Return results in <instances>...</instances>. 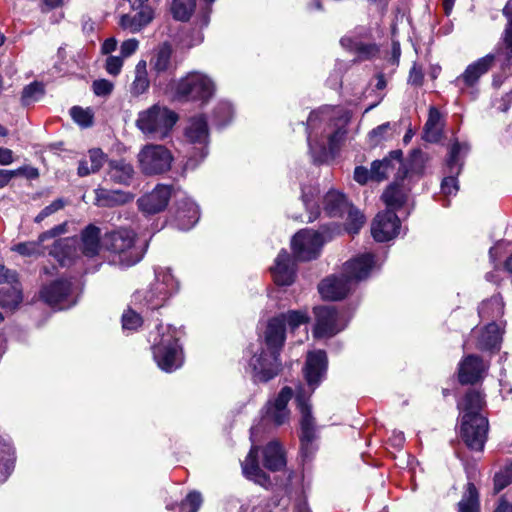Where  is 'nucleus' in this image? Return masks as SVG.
Wrapping results in <instances>:
<instances>
[{
	"label": "nucleus",
	"instance_id": "obj_1",
	"mask_svg": "<svg viewBox=\"0 0 512 512\" xmlns=\"http://www.w3.org/2000/svg\"><path fill=\"white\" fill-rule=\"evenodd\" d=\"M328 359L326 352L317 350L307 355L303 373L307 386L298 385L295 393L291 387L285 386L274 400L267 402L263 409L260 422L250 429L251 440L255 439L266 430V426L273 423L274 426L285 424L290 417L287 407L289 401L295 395V402L301 414L300 420V454L303 461L310 460L317 447L315 445L316 426L312 416L310 397L326 377Z\"/></svg>",
	"mask_w": 512,
	"mask_h": 512
},
{
	"label": "nucleus",
	"instance_id": "obj_2",
	"mask_svg": "<svg viewBox=\"0 0 512 512\" xmlns=\"http://www.w3.org/2000/svg\"><path fill=\"white\" fill-rule=\"evenodd\" d=\"M309 321L306 312L291 310L268 320L258 344H251L246 352V372L255 384L267 383L282 371L281 351L286 340V324L294 330Z\"/></svg>",
	"mask_w": 512,
	"mask_h": 512
},
{
	"label": "nucleus",
	"instance_id": "obj_3",
	"mask_svg": "<svg viewBox=\"0 0 512 512\" xmlns=\"http://www.w3.org/2000/svg\"><path fill=\"white\" fill-rule=\"evenodd\" d=\"M351 113L338 107L324 106L310 112L306 122L309 152L315 164L327 161L346 139Z\"/></svg>",
	"mask_w": 512,
	"mask_h": 512
},
{
	"label": "nucleus",
	"instance_id": "obj_4",
	"mask_svg": "<svg viewBox=\"0 0 512 512\" xmlns=\"http://www.w3.org/2000/svg\"><path fill=\"white\" fill-rule=\"evenodd\" d=\"M374 263L372 253H363L347 261L341 274L326 277L319 283L320 295L332 301L343 299L359 281L368 278Z\"/></svg>",
	"mask_w": 512,
	"mask_h": 512
},
{
	"label": "nucleus",
	"instance_id": "obj_5",
	"mask_svg": "<svg viewBox=\"0 0 512 512\" xmlns=\"http://www.w3.org/2000/svg\"><path fill=\"white\" fill-rule=\"evenodd\" d=\"M103 246L113 254V264L129 268L142 260L147 243L138 245L134 231L120 228L105 234Z\"/></svg>",
	"mask_w": 512,
	"mask_h": 512
},
{
	"label": "nucleus",
	"instance_id": "obj_6",
	"mask_svg": "<svg viewBox=\"0 0 512 512\" xmlns=\"http://www.w3.org/2000/svg\"><path fill=\"white\" fill-rule=\"evenodd\" d=\"M155 279L144 291H138L135 300L150 310L164 306L166 301L179 290V282L169 268L157 267L154 269Z\"/></svg>",
	"mask_w": 512,
	"mask_h": 512
},
{
	"label": "nucleus",
	"instance_id": "obj_7",
	"mask_svg": "<svg viewBox=\"0 0 512 512\" xmlns=\"http://www.w3.org/2000/svg\"><path fill=\"white\" fill-rule=\"evenodd\" d=\"M177 120L174 111L155 104L138 113L136 126L146 137L162 140L169 136Z\"/></svg>",
	"mask_w": 512,
	"mask_h": 512
},
{
	"label": "nucleus",
	"instance_id": "obj_8",
	"mask_svg": "<svg viewBox=\"0 0 512 512\" xmlns=\"http://www.w3.org/2000/svg\"><path fill=\"white\" fill-rule=\"evenodd\" d=\"M461 413L460 437L473 451H480V393L472 390L458 403Z\"/></svg>",
	"mask_w": 512,
	"mask_h": 512
},
{
	"label": "nucleus",
	"instance_id": "obj_9",
	"mask_svg": "<svg viewBox=\"0 0 512 512\" xmlns=\"http://www.w3.org/2000/svg\"><path fill=\"white\" fill-rule=\"evenodd\" d=\"M185 141L190 147L187 149L188 158L183 169L194 170L208 155L209 131L204 115L191 117L184 132Z\"/></svg>",
	"mask_w": 512,
	"mask_h": 512
},
{
	"label": "nucleus",
	"instance_id": "obj_10",
	"mask_svg": "<svg viewBox=\"0 0 512 512\" xmlns=\"http://www.w3.org/2000/svg\"><path fill=\"white\" fill-rule=\"evenodd\" d=\"M163 325L157 326L158 334L152 347L153 357L158 367L165 372H173L183 364L182 348L175 335V328L167 327V332H161Z\"/></svg>",
	"mask_w": 512,
	"mask_h": 512
},
{
	"label": "nucleus",
	"instance_id": "obj_11",
	"mask_svg": "<svg viewBox=\"0 0 512 512\" xmlns=\"http://www.w3.org/2000/svg\"><path fill=\"white\" fill-rule=\"evenodd\" d=\"M336 226L324 225L320 230L304 229L297 232L292 240L291 247L294 257L298 261H311L319 257L325 242L332 239Z\"/></svg>",
	"mask_w": 512,
	"mask_h": 512
},
{
	"label": "nucleus",
	"instance_id": "obj_12",
	"mask_svg": "<svg viewBox=\"0 0 512 512\" xmlns=\"http://www.w3.org/2000/svg\"><path fill=\"white\" fill-rule=\"evenodd\" d=\"M215 83L206 74L190 72L176 84L175 96L179 100L199 102L205 105L214 96Z\"/></svg>",
	"mask_w": 512,
	"mask_h": 512
},
{
	"label": "nucleus",
	"instance_id": "obj_13",
	"mask_svg": "<svg viewBox=\"0 0 512 512\" xmlns=\"http://www.w3.org/2000/svg\"><path fill=\"white\" fill-rule=\"evenodd\" d=\"M469 149L467 143H461L457 140L450 144L444 167L445 177L441 182V193L445 197L457 194L459 190L457 177L461 173L464 158L467 156ZM442 205L448 207L450 201L445 198Z\"/></svg>",
	"mask_w": 512,
	"mask_h": 512
},
{
	"label": "nucleus",
	"instance_id": "obj_14",
	"mask_svg": "<svg viewBox=\"0 0 512 512\" xmlns=\"http://www.w3.org/2000/svg\"><path fill=\"white\" fill-rule=\"evenodd\" d=\"M140 171L146 176L161 175L171 169L174 157L164 145L146 144L138 153Z\"/></svg>",
	"mask_w": 512,
	"mask_h": 512
},
{
	"label": "nucleus",
	"instance_id": "obj_15",
	"mask_svg": "<svg viewBox=\"0 0 512 512\" xmlns=\"http://www.w3.org/2000/svg\"><path fill=\"white\" fill-rule=\"evenodd\" d=\"M314 315L313 334L316 338L332 337L344 330L349 322V317L332 305L315 307Z\"/></svg>",
	"mask_w": 512,
	"mask_h": 512
},
{
	"label": "nucleus",
	"instance_id": "obj_16",
	"mask_svg": "<svg viewBox=\"0 0 512 512\" xmlns=\"http://www.w3.org/2000/svg\"><path fill=\"white\" fill-rule=\"evenodd\" d=\"M40 295L48 305L58 310L69 309L77 302L71 281L65 279H59L44 286Z\"/></svg>",
	"mask_w": 512,
	"mask_h": 512
},
{
	"label": "nucleus",
	"instance_id": "obj_17",
	"mask_svg": "<svg viewBox=\"0 0 512 512\" xmlns=\"http://www.w3.org/2000/svg\"><path fill=\"white\" fill-rule=\"evenodd\" d=\"M401 222L392 210L379 212L371 225V233L377 242H387L398 236Z\"/></svg>",
	"mask_w": 512,
	"mask_h": 512
},
{
	"label": "nucleus",
	"instance_id": "obj_18",
	"mask_svg": "<svg viewBox=\"0 0 512 512\" xmlns=\"http://www.w3.org/2000/svg\"><path fill=\"white\" fill-rule=\"evenodd\" d=\"M172 196V187L158 184L150 193L138 199L139 209L146 214H156L163 211Z\"/></svg>",
	"mask_w": 512,
	"mask_h": 512
},
{
	"label": "nucleus",
	"instance_id": "obj_19",
	"mask_svg": "<svg viewBox=\"0 0 512 512\" xmlns=\"http://www.w3.org/2000/svg\"><path fill=\"white\" fill-rule=\"evenodd\" d=\"M67 231V223H61L53 228L41 233L36 241L21 242L14 245L11 250L17 252L21 256L30 257L43 253L42 244L49 240L65 234Z\"/></svg>",
	"mask_w": 512,
	"mask_h": 512
},
{
	"label": "nucleus",
	"instance_id": "obj_20",
	"mask_svg": "<svg viewBox=\"0 0 512 512\" xmlns=\"http://www.w3.org/2000/svg\"><path fill=\"white\" fill-rule=\"evenodd\" d=\"M274 282L278 286H290L296 278V264L286 250H281L271 268Z\"/></svg>",
	"mask_w": 512,
	"mask_h": 512
},
{
	"label": "nucleus",
	"instance_id": "obj_21",
	"mask_svg": "<svg viewBox=\"0 0 512 512\" xmlns=\"http://www.w3.org/2000/svg\"><path fill=\"white\" fill-rule=\"evenodd\" d=\"M175 211V225L179 230L187 231L198 222L200 213L198 205L190 198L183 197L177 200Z\"/></svg>",
	"mask_w": 512,
	"mask_h": 512
},
{
	"label": "nucleus",
	"instance_id": "obj_22",
	"mask_svg": "<svg viewBox=\"0 0 512 512\" xmlns=\"http://www.w3.org/2000/svg\"><path fill=\"white\" fill-rule=\"evenodd\" d=\"M504 254V243L497 242L493 247L490 248L488 257L489 263L492 265L494 271L486 273V280L498 284L501 281L500 272L505 270L510 276H512V254L504 261H500Z\"/></svg>",
	"mask_w": 512,
	"mask_h": 512
},
{
	"label": "nucleus",
	"instance_id": "obj_23",
	"mask_svg": "<svg viewBox=\"0 0 512 512\" xmlns=\"http://www.w3.org/2000/svg\"><path fill=\"white\" fill-rule=\"evenodd\" d=\"M402 156L403 153L401 150H393L389 153V155L382 160H375L371 164L372 169V180L374 181H383L387 179L391 173H393L396 169L398 170L402 166Z\"/></svg>",
	"mask_w": 512,
	"mask_h": 512
},
{
	"label": "nucleus",
	"instance_id": "obj_24",
	"mask_svg": "<svg viewBox=\"0 0 512 512\" xmlns=\"http://www.w3.org/2000/svg\"><path fill=\"white\" fill-rule=\"evenodd\" d=\"M468 482L458 502V512H479V493L474 483L476 478L475 471L470 466L465 467Z\"/></svg>",
	"mask_w": 512,
	"mask_h": 512
},
{
	"label": "nucleus",
	"instance_id": "obj_25",
	"mask_svg": "<svg viewBox=\"0 0 512 512\" xmlns=\"http://www.w3.org/2000/svg\"><path fill=\"white\" fill-rule=\"evenodd\" d=\"M134 175L135 170L130 162L125 159L109 160L106 172L107 180L115 184L129 186Z\"/></svg>",
	"mask_w": 512,
	"mask_h": 512
},
{
	"label": "nucleus",
	"instance_id": "obj_26",
	"mask_svg": "<svg viewBox=\"0 0 512 512\" xmlns=\"http://www.w3.org/2000/svg\"><path fill=\"white\" fill-rule=\"evenodd\" d=\"M258 451V447L252 445L246 459L241 464L242 470L246 478L266 487L270 484V477L259 466Z\"/></svg>",
	"mask_w": 512,
	"mask_h": 512
},
{
	"label": "nucleus",
	"instance_id": "obj_27",
	"mask_svg": "<svg viewBox=\"0 0 512 512\" xmlns=\"http://www.w3.org/2000/svg\"><path fill=\"white\" fill-rule=\"evenodd\" d=\"M428 161V155L421 149L411 151L406 163L402 161L401 168L396 172V179L403 181L407 177L421 176Z\"/></svg>",
	"mask_w": 512,
	"mask_h": 512
},
{
	"label": "nucleus",
	"instance_id": "obj_28",
	"mask_svg": "<svg viewBox=\"0 0 512 512\" xmlns=\"http://www.w3.org/2000/svg\"><path fill=\"white\" fill-rule=\"evenodd\" d=\"M480 79V59L475 60L467 66L465 71L456 78L455 84L460 89L462 94L472 96V99L477 98V92L474 90Z\"/></svg>",
	"mask_w": 512,
	"mask_h": 512
},
{
	"label": "nucleus",
	"instance_id": "obj_29",
	"mask_svg": "<svg viewBox=\"0 0 512 512\" xmlns=\"http://www.w3.org/2000/svg\"><path fill=\"white\" fill-rule=\"evenodd\" d=\"M138 9L139 11L134 15H122L119 24L123 29L129 30L131 33H137L153 20L154 13L151 7L142 6Z\"/></svg>",
	"mask_w": 512,
	"mask_h": 512
},
{
	"label": "nucleus",
	"instance_id": "obj_30",
	"mask_svg": "<svg viewBox=\"0 0 512 512\" xmlns=\"http://www.w3.org/2000/svg\"><path fill=\"white\" fill-rule=\"evenodd\" d=\"M77 243L78 241L74 237L56 240L49 253L61 266L70 265L73 258L77 255Z\"/></svg>",
	"mask_w": 512,
	"mask_h": 512
},
{
	"label": "nucleus",
	"instance_id": "obj_31",
	"mask_svg": "<svg viewBox=\"0 0 512 512\" xmlns=\"http://www.w3.org/2000/svg\"><path fill=\"white\" fill-rule=\"evenodd\" d=\"M480 380V358L467 355L458 366V381L461 385L474 384Z\"/></svg>",
	"mask_w": 512,
	"mask_h": 512
},
{
	"label": "nucleus",
	"instance_id": "obj_32",
	"mask_svg": "<svg viewBox=\"0 0 512 512\" xmlns=\"http://www.w3.org/2000/svg\"><path fill=\"white\" fill-rule=\"evenodd\" d=\"M350 206L346 196L337 190H329L323 198V210L329 217H342Z\"/></svg>",
	"mask_w": 512,
	"mask_h": 512
},
{
	"label": "nucleus",
	"instance_id": "obj_33",
	"mask_svg": "<svg viewBox=\"0 0 512 512\" xmlns=\"http://www.w3.org/2000/svg\"><path fill=\"white\" fill-rule=\"evenodd\" d=\"M395 182L390 184L382 194V200L385 203L387 209L392 210L396 213L408 200V190L398 183Z\"/></svg>",
	"mask_w": 512,
	"mask_h": 512
},
{
	"label": "nucleus",
	"instance_id": "obj_34",
	"mask_svg": "<svg viewBox=\"0 0 512 512\" xmlns=\"http://www.w3.org/2000/svg\"><path fill=\"white\" fill-rule=\"evenodd\" d=\"M263 458V465L272 472L281 471L286 466L284 451L276 441H271L265 446Z\"/></svg>",
	"mask_w": 512,
	"mask_h": 512
},
{
	"label": "nucleus",
	"instance_id": "obj_35",
	"mask_svg": "<svg viewBox=\"0 0 512 512\" xmlns=\"http://www.w3.org/2000/svg\"><path fill=\"white\" fill-rule=\"evenodd\" d=\"M101 230L93 224L86 226L80 234L81 251L87 257H94L100 250Z\"/></svg>",
	"mask_w": 512,
	"mask_h": 512
},
{
	"label": "nucleus",
	"instance_id": "obj_36",
	"mask_svg": "<svg viewBox=\"0 0 512 512\" xmlns=\"http://www.w3.org/2000/svg\"><path fill=\"white\" fill-rule=\"evenodd\" d=\"M172 47L169 43L161 44L150 61L152 70L157 74H172L175 67L172 62Z\"/></svg>",
	"mask_w": 512,
	"mask_h": 512
},
{
	"label": "nucleus",
	"instance_id": "obj_37",
	"mask_svg": "<svg viewBox=\"0 0 512 512\" xmlns=\"http://www.w3.org/2000/svg\"><path fill=\"white\" fill-rule=\"evenodd\" d=\"M504 322L492 321L482 330V350L499 351L502 341Z\"/></svg>",
	"mask_w": 512,
	"mask_h": 512
},
{
	"label": "nucleus",
	"instance_id": "obj_38",
	"mask_svg": "<svg viewBox=\"0 0 512 512\" xmlns=\"http://www.w3.org/2000/svg\"><path fill=\"white\" fill-rule=\"evenodd\" d=\"M134 195L121 190L99 189L96 192V200L99 206L114 207L130 202Z\"/></svg>",
	"mask_w": 512,
	"mask_h": 512
},
{
	"label": "nucleus",
	"instance_id": "obj_39",
	"mask_svg": "<svg viewBox=\"0 0 512 512\" xmlns=\"http://www.w3.org/2000/svg\"><path fill=\"white\" fill-rule=\"evenodd\" d=\"M22 290L18 278L16 282L8 283L0 288V307L4 309H16L22 302Z\"/></svg>",
	"mask_w": 512,
	"mask_h": 512
},
{
	"label": "nucleus",
	"instance_id": "obj_40",
	"mask_svg": "<svg viewBox=\"0 0 512 512\" xmlns=\"http://www.w3.org/2000/svg\"><path fill=\"white\" fill-rule=\"evenodd\" d=\"M301 190V198L308 212V222H313L320 215V206L318 204L319 189L317 186L304 185Z\"/></svg>",
	"mask_w": 512,
	"mask_h": 512
},
{
	"label": "nucleus",
	"instance_id": "obj_41",
	"mask_svg": "<svg viewBox=\"0 0 512 512\" xmlns=\"http://www.w3.org/2000/svg\"><path fill=\"white\" fill-rule=\"evenodd\" d=\"M134 80L130 86V93L133 97H139L145 94L150 87V80L147 72V63L140 60L135 67Z\"/></svg>",
	"mask_w": 512,
	"mask_h": 512
},
{
	"label": "nucleus",
	"instance_id": "obj_42",
	"mask_svg": "<svg viewBox=\"0 0 512 512\" xmlns=\"http://www.w3.org/2000/svg\"><path fill=\"white\" fill-rule=\"evenodd\" d=\"M442 135L441 113L435 107H430L428 119L424 125V139L435 143Z\"/></svg>",
	"mask_w": 512,
	"mask_h": 512
},
{
	"label": "nucleus",
	"instance_id": "obj_43",
	"mask_svg": "<svg viewBox=\"0 0 512 512\" xmlns=\"http://www.w3.org/2000/svg\"><path fill=\"white\" fill-rule=\"evenodd\" d=\"M14 448L10 443L4 442L0 447V484L4 483L14 470Z\"/></svg>",
	"mask_w": 512,
	"mask_h": 512
},
{
	"label": "nucleus",
	"instance_id": "obj_44",
	"mask_svg": "<svg viewBox=\"0 0 512 512\" xmlns=\"http://www.w3.org/2000/svg\"><path fill=\"white\" fill-rule=\"evenodd\" d=\"M196 8V0H172L171 14L177 21L187 22L190 20Z\"/></svg>",
	"mask_w": 512,
	"mask_h": 512
},
{
	"label": "nucleus",
	"instance_id": "obj_45",
	"mask_svg": "<svg viewBox=\"0 0 512 512\" xmlns=\"http://www.w3.org/2000/svg\"><path fill=\"white\" fill-rule=\"evenodd\" d=\"M491 318L492 321L503 322L501 320L504 314V302L501 295L494 294L489 300L482 303V315Z\"/></svg>",
	"mask_w": 512,
	"mask_h": 512
},
{
	"label": "nucleus",
	"instance_id": "obj_46",
	"mask_svg": "<svg viewBox=\"0 0 512 512\" xmlns=\"http://www.w3.org/2000/svg\"><path fill=\"white\" fill-rule=\"evenodd\" d=\"M233 114L234 111L231 103L220 101L214 107L212 121L217 127L221 128L232 121Z\"/></svg>",
	"mask_w": 512,
	"mask_h": 512
},
{
	"label": "nucleus",
	"instance_id": "obj_47",
	"mask_svg": "<svg viewBox=\"0 0 512 512\" xmlns=\"http://www.w3.org/2000/svg\"><path fill=\"white\" fill-rule=\"evenodd\" d=\"M503 14L508 22L504 30L502 40L507 60L512 58V0H508L503 8Z\"/></svg>",
	"mask_w": 512,
	"mask_h": 512
},
{
	"label": "nucleus",
	"instance_id": "obj_48",
	"mask_svg": "<svg viewBox=\"0 0 512 512\" xmlns=\"http://www.w3.org/2000/svg\"><path fill=\"white\" fill-rule=\"evenodd\" d=\"M44 93V85L41 82L34 81L23 88L21 103L23 106H29L39 101L44 96Z\"/></svg>",
	"mask_w": 512,
	"mask_h": 512
},
{
	"label": "nucleus",
	"instance_id": "obj_49",
	"mask_svg": "<svg viewBox=\"0 0 512 512\" xmlns=\"http://www.w3.org/2000/svg\"><path fill=\"white\" fill-rule=\"evenodd\" d=\"M346 212L348 213V217L345 223V229L351 235L357 234L365 223V216L352 205Z\"/></svg>",
	"mask_w": 512,
	"mask_h": 512
},
{
	"label": "nucleus",
	"instance_id": "obj_50",
	"mask_svg": "<svg viewBox=\"0 0 512 512\" xmlns=\"http://www.w3.org/2000/svg\"><path fill=\"white\" fill-rule=\"evenodd\" d=\"M494 492L498 493L512 482V464L505 466L494 475Z\"/></svg>",
	"mask_w": 512,
	"mask_h": 512
},
{
	"label": "nucleus",
	"instance_id": "obj_51",
	"mask_svg": "<svg viewBox=\"0 0 512 512\" xmlns=\"http://www.w3.org/2000/svg\"><path fill=\"white\" fill-rule=\"evenodd\" d=\"M202 495L197 491L190 492L180 504V510L184 512H197L202 505Z\"/></svg>",
	"mask_w": 512,
	"mask_h": 512
},
{
	"label": "nucleus",
	"instance_id": "obj_52",
	"mask_svg": "<svg viewBox=\"0 0 512 512\" xmlns=\"http://www.w3.org/2000/svg\"><path fill=\"white\" fill-rule=\"evenodd\" d=\"M142 317L135 311L128 309L122 315V327L124 330L134 331L142 325Z\"/></svg>",
	"mask_w": 512,
	"mask_h": 512
},
{
	"label": "nucleus",
	"instance_id": "obj_53",
	"mask_svg": "<svg viewBox=\"0 0 512 512\" xmlns=\"http://www.w3.org/2000/svg\"><path fill=\"white\" fill-rule=\"evenodd\" d=\"M72 119L82 127H89L92 125V116L87 111L79 106H73L70 109Z\"/></svg>",
	"mask_w": 512,
	"mask_h": 512
},
{
	"label": "nucleus",
	"instance_id": "obj_54",
	"mask_svg": "<svg viewBox=\"0 0 512 512\" xmlns=\"http://www.w3.org/2000/svg\"><path fill=\"white\" fill-rule=\"evenodd\" d=\"M65 206V201L62 198L54 200L51 204L44 207L39 214L34 218L35 223H41L48 216L56 213Z\"/></svg>",
	"mask_w": 512,
	"mask_h": 512
},
{
	"label": "nucleus",
	"instance_id": "obj_55",
	"mask_svg": "<svg viewBox=\"0 0 512 512\" xmlns=\"http://www.w3.org/2000/svg\"><path fill=\"white\" fill-rule=\"evenodd\" d=\"M93 92L97 96H108L113 91L114 85L106 79L95 80L92 84Z\"/></svg>",
	"mask_w": 512,
	"mask_h": 512
},
{
	"label": "nucleus",
	"instance_id": "obj_56",
	"mask_svg": "<svg viewBox=\"0 0 512 512\" xmlns=\"http://www.w3.org/2000/svg\"><path fill=\"white\" fill-rule=\"evenodd\" d=\"M123 67V57L121 56H109L106 59L105 68L108 74L117 76Z\"/></svg>",
	"mask_w": 512,
	"mask_h": 512
},
{
	"label": "nucleus",
	"instance_id": "obj_57",
	"mask_svg": "<svg viewBox=\"0 0 512 512\" xmlns=\"http://www.w3.org/2000/svg\"><path fill=\"white\" fill-rule=\"evenodd\" d=\"M105 155L101 149H92L89 151L90 170L98 172L103 166Z\"/></svg>",
	"mask_w": 512,
	"mask_h": 512
},
{
	"label": "nucleus",
	"instance_id": "obj_58",
	"mask_svg": "<svg viewBox=\"0 0 512 512\" xmlns=\"http://www.w3.org/2000/svg\"><path fill=\"white\" fill-rule=\"evenodd\" d=\"M354 180L361 185L366 184L372 180V169L368 170L364 166H357L354 170Z\"/></svg>",
	"mask_w": 512,
	"mask_h": 512
},
{
	"label": "nucleus",
	"instance_id": "obj_59",
	"mask_svg": "<svg viewBox=\"0 0 512 512\" xmlns=\"http://www.w3.org/2000/svg\"><path fill=\"white\" fill-rule=\"evenodd\" d=\"M24 168H18L15 170L0 169V188L5 187L8 183L19 174L24 172Z\"/></svg>",
	"mask_w": 512,
	"mask_h": 512
},
{
	"label": "nucleus",
	"instance_id": "obj_60",
	"mask_svg": "<svg viewBox=\"0 0 512 512\" xmlns=\"http://www.w3.org/2000/svg\"><path fill=\"white\" fill-rule=\"evenodd\" d=\"M139 42L136 39L125 40L120 47L121 57L127 58L134 54L138 49Z\"/></svg>",
	"mask_w": 512,
	"mask_h": 512
},
{
	"label": "nucleus",
	"instance_id": "obj_61",
	"mask_svg": "<svg viewBox=\"0 0 512 512\" xmlns=\"http://www.w3.org/2000/svg\"><path fill=\"white\" fill-rule=\"evenodd\" d=\"M357 51L359 53V56L364 59H369L374 57L378 52L379 49L376 44H360L357 47Z\"/></svg>",
	"mask_w": 512,
	"mask_h": 512
},
{
	"label": "nucleus",
	"instance_id": "obj_62",
	"mask_svg": "<svg viewBox=\"0 0 512 512\" xmlns=\"http://www.w3.org/2000/svg\"><path fill=\"white\" fill-rule=\"evenodd\" d=\"M17 277L18 274L15 270H11L3 265H0V284L16 282Z\"/></svg>",
	"mask_w": 512,
	"mask_h": 512
},
{
	"label": "nucleus",
	"instance_id": "obj_63",
	"mask_svg": "<svg viewBox=\"0 0 512 512\" xmlns=\"http://www.w3.org/2000/svg\"><path fill=\"white\" fill-rule=\"evenodd\" d=\"M391 130V124L389 122L383 123L370 132L371 138H377V142L386 139L385 134Z\"/></svg>",
	"mask_w": 512,
	"mask_h": 512
},
{
	"label": "nucleus",
	"instance_id": "obj_64",
	"mask_svg": "<svg viewBox=\"0 0 512 512\" xmlns=\"http://www.w3.org/2000/svg\"><path fill=\"white\" fill-rule=\"evenodd\" d=\"M408 82L414 86H420L423 82V73L416 65L409 72Z\"/></svg>",
	"mask_w": 512,
	"mask_h": 512
}]
</instances>
